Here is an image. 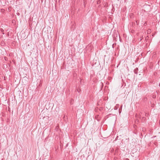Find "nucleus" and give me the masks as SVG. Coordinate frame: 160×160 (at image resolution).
<instances>
[{
    "label": "nucleus",
    "mask_w": 160,
    "mask_h": 160,
    "mask_svg": "<svg viewBox=\"0 0 160 160\" xmlns=\"http://www.w3.org/2000/svg\"><path fill=\"white\" fill-rule=\"evenodd\" d=\"M1 32H2V34H4V30L2 29V28H1Z\"/></svg>",
    "instance_id": "nucleus-1"
},
{
    "label": "nucleus",
    "mask_w": 160,
    "mask_h": 160,
    "mask_svg": "<svg viewBox=\"0 0 160 160\" xmlns=\"http://www.w3.org/2000/svg\"><path fill=\"white\" fill-rule=\"evenodd\" d=\"M121 112V110L120 109H119V113H120Z\"/></svg>",
    "instance_id": "nucleus-2"
},
{
    "label": "nucleus",
    "mask_w": 160,
    "mask_h": 160,
    "mask_svg": "<svg viewBox=\"0 0 160 160\" xmlns=\"http://www.w3.org/2000/svg\"><path fill=\"white\" fill-rule=\"evenodd\" d=\"M117 109V108L116 107H115L114 108V109Z\"/></svg>",
    "instance_id": "nucleus-3"
},
{
    "label": "nucleus",
    "mask_w": 160,
    "mask_h": 160,
    "mask_svg": "<svg viewBox=\"0 0 160 160\" xmlns=\"http://www.w3.org/2000/svg\"><path fill=\"white\" fill-rule=\"evenodd\" d=\"M148 33H149L151 32V31H150V30H149L148 31Z\"/></svg>",
    "instance_id": "nucleus-4"
},
{
    "label": "nucleus",
    "mask_w": 160,
    "mask_h": 160,
    "mask_svg": "<svg viewBox=\"0 0 160 160\" xmlns=\"http://www.w3.org/2000/svg\"><path fill=\"white\" fill-rule=\"evenodd\" d=\"M146 24H147V23H146L145 22L144 23V25L145 26V25H146Z\"/></svg>",
    "instance_id": "nucleus-5"
},
{
    "label": "nucleus",
    "mask_w": 160,
    "mask_h": 160,
    "mask_svg": "<svg viewBox=\"0 0 160 160\" xmlns=\"http://www.w3.org/2000/svg\"><path fill=\"white\" fill-rule=\"evenodd\" d=\"M82 82V80L81 79L80 80V83H81Z\"/></svg>",
    "instance_id": "nucleus-6"
},
{
    "label": "nucleus",
    "mask_w": 160,
    "mask_h": 160,
    "mask_svg": "<svg viewBox=\"0 0 160 160\" xmlns=\"http://www.w3.org/2000/svg\"><path fill=\"white\" fill-rule=\"evenodd\" d=\"M142 37H141V40H142Z\"/></svg>",
    "instance_id": "nucleus-7"
},
{
    "label": "nucleus",
    "mask_w": 160,
    "mask_h": 160,
    "mask_svg": "<svg viewBox=\"0 0 160 160\" xmlns=\"http://www.w3.org/2000/svg\"><path fill=\"white\" fill-rule=\"evenodd\" d=\"M159 86H160V83H159Z\"/></svg>",
    "instance_id": "nucleus-8"
},
{
    "label": "nucleus",
    "mask_w": 160,
    "mask_h": 160,
    "mask_svg": "<svg viewBox=\"0 0 160 160\" xmlns=\"http://www.w3.org/2000/svg\"><path fill=\"white\" fill-rule=\"evenodd\" d=\"M136 23H137V24H138V23H137V22H136Z\"/></svg>",
    "instance_id": "nucleus-9"
},
{
    "label": "nucleus",
    "mask_w": 160,
    "mask_h": 160,
    "mask_svg": "<svg viewBox=\"0 0 160 160\" xmlns=\"http://www.w3.org/2000/svg\"><path fill=\"white\" fill-rule=\"evenodd\" d=\"M78 92H79V91H78Z\"/></svg>",
    "instance_id": "nucleus-10"
},
{
    "label": "nucleus",
    "mask_w": 160,
    "mask_h": 160,
    "mask_svg": "<svg viewBox=\"0 0 160 160\" xmlns=\"http://www.w3.org/2000/svg\"><path fill=\"white\" fill-rule=\"evenodd\" d=\"M78 92H79V91H78Z\"/></svg>",
    "instance_id": "nucleus-11"
}]
</instances>
